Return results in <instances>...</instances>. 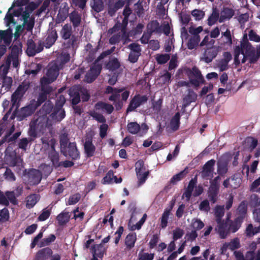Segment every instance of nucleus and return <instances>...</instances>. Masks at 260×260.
Listing matches in <instances>:
<instances>
[{"label": "nucleus", "mask_w": 260, "mask_h": 260, "mask_svg": "<svg viewBox=\"0 0 260 260\" xmlns=\"http://www.w3.org/2000/svg\"><path fill=\"white\" fill-rule=\"evenodd\" d=\"M22 46L21 43L19 44H12L11 46V53L8 56L6 63L10 66L12 61L13 66L17 68L19 65V54L22 52Z\"/></svg>", "instance_id": "nucleus-1"}, {"label": "nucleus", "mask_w": 260, "mask_h": 260, "mask_svg": "<svg viewBox=\"0 0 260 260\" xmlns=\"http://www.w3.org/2000/svg\"><path fill=\"white\" fill-rule=\"evenodd\" d=\"M60 67L57 63H53L47 70L46 76L41 79V82L44 84H49L54 81L59 75Z\"/></svg>", "instance_id": "nucleus-2"}, {"label": "nucleus", "mask_w": 260, "mask_h": 260, "mask_svg": "<svg viewBox=\"0 0 260 260\" xmlns=\"http://www.w3.org/2000/svg\"><path fill=\"white\" fill-rule=\"evenodd\" d=\"M148 98L146 95L136 94L130 101L126 109V113L135 111L137 108L147 103Z\"/></svg>", "instance_id": "nucleus-3"}, {"label": "nucleus", "mask_w": 260, "mask_h": 260, "mask_svg": "<svg viewBox=\"0 0 260 260\" xmlns=\"http://www.w3.org/2000/svg\"><path fill=\"white\" fill-rule=\"evenodd\" d=\"M61 152L64 156H69L73 160L79 159L80 157L75 142H69L67 146L61 150Z\"/></svg>", "instance_id": "nucleus-4"}, {"label": "nucleus", "mask_w": 260, "mask_h": 260, "mask_svg": "<svg viewBox=\"0 0 260 260\" xmlns=\"http://www.w3.org/2000/svg\"><path fill=\"white\" fill-rule=\"evenodd\" d=\"M188 76L190 83L196 87H198L201 84L205 82L201 71L196 67H193L191 70H190Z\"/></svg>", "instance_id": "nucleus-5"}, {"label": "nucleus", "mask_w": 260, "mask_h": 260, "mask_svg": "<svg viewBox=\"0 0 260 260\" xmlns=\"http://www.w3.org/2000/svg\"><path fill=\"white\" fill-rule=\"evenodd\" d=\"M42 174L35 169H30L25 175L27 183L30 185H37L42 180Z\"/></svg>", "instance_id": "nucleus-6"}, {"label": "nucleus", "mask_w": 260, "mask_h": 260, "mask_svg": "<svg viewBox=\"0 0 260 260\" xmlns=\"http://www.w3.org/2000/svg\"><path fill=\"white\" fill-rule=\"evenodd\" d=\"M37 109L36 106L31 102L28 105L21 108L19 111L16 112V116L17 120L18 121L23 120L26 117L31 116Z\"/></svg>", "instance_id": "nucleus-7"}, {"label": "nucleus", "mask_w": 260, "mask_h": 260, "mask_svg": "<svg viewBox=\"0 0 260 260\" xmlns=\"http://www.w3.org/2000/svg\"><path fill=\"white\" fill-rule=\"evenodd\" d=\"M102 69L101 64L93 63L85 75V81L88 83L93 82L101 73Z\"/></svg>", "instance_id": "nucleus-8"}, {"label": "nucleus", "mask_w": 260, "mask_h": 260, "mask_svg": "<svg viewBox=\"0 0 260 260\" xmlns=\"http://www.w3.org/2000/svg\"><path fill=\"white\" fill-rule=\"evenodd\" d=\"M43 50V43L40 41L37 46L34 41L28 39L27 41V49L26 52L29 56H34L37 53H40Z\"/></svg>", "instance_id": "nucleus-9"}, {"label": "nucleus", "mask_w": 260, "mask_h": 260, "mask_svg": "<svg viewBox=\"0 0 260 260\" xmlns=\"http://www.w3.org/2000/svg\"><path fill=\"white\" fill-rule=\"evenodd\" d=\"M124 5L123 0H107V12L109 16H113L117 11Z\"/></svg>", "instance_id": "nucleus-10"}, {"label": "nucleus", "mask_w": 260, "mask_h": 260, "mask_svg": "<svg viewBox=\"0 0 260 260\" xmlns=\"http://www.w3.org/2000/svg\"><path fill=\"white\" fill-rule=\"evenodd\" d=\"M54 107L53 103L50 100L47 101L38 112L39 117L38 118L39 119L42 118L47 122L48 120L47 115L50 114L51 112H52Z\"/></svg>", "instance_id": "nucleus-11"}, {"label": "nucleus", "mask_w": 260, "mask_h": 260, "mask_svg": "<svg viewBox=\"0 0 260 260\" xmlns=\"http://www.w3.org/2000/svg\"><path fill=\"white\" fill-rule=\"evenodd\" d=\"M215 162V160L212 159L207 161L203 166L201 172V176L203 179H208L210 177H213L214 167Z\"/></svg>", "instance_id": "nucleus-12"}, {"label": "nucleus", "mask_w": 260, "mask_h": 260, "mask_svg": "<svg viewBox=\"0 0 260 260\" xmlns=\"http://www.w3.org/2000/svg\"><path fill=\"white\" fill-rule=\"evenodd\" d=\"M49 116L53 122H59L65 117L66 112L61 105H55Z\"/></svg>", "instance_id": "nucleus-13"}, {"label": "nucleus", "mask_w": 260, "mask_h": 260, "mask_svg": "<svg viewBox=\"0 0 260 260\" xmlns=\"http://www.w3.org/2000/svg\"><path fill=\"white\" fill-rule=\"evenodd\" d=\"M28 87L29 86L27 84H21L19 85L11 96V101L13 105H14L18 101L21 99L28 89Z\"/></svg>", "instance_id": "nucleus-14"}, {"label": "nucleus", "mask_w": 260, "mask_h": 260, "mask_svg": "<svg viewBox=\"0 0 260 260\" xmlns=\"http://www.w3.org/2000/svg\"><path fill=\"white\" fill-rule=\"evenodd\" d=\"M30 13L25 9L21 15L23 20V25H26V29L28 31L32 30L35 25V18L33 16L30 17Z\"/></svg>", "instance_id": "nucleus-15"}, {"label": "nucleus", "mask_w": 260, "mask_h": 260, "mask_svg": "<svg viewBox=\"0 0 260 260\" xmlns=\"http://www.w3.org/2000/svg\"><path fill=\"white\" fill-rule=\"evenodd\" d=\"M53 139L51 140V151L49 153L48 157L52 162V166L55 168L59 167L60 162L59 161V153L55 151L54 144L52 142Z\"/></svg>", "instance_id": "nucleus-16"}, {"label": "nucleus", "mask_w": 260, "mask_h": 260, "mask_svg": "<svg viewBox=\"0 0 260 260\" xmlns=\"http://www.w3.org/2000/svg\"><path fill=\"white\" fill-rule=\"evenodd\" d=\"M96 148L92 143L91 138H87L84 143V153L87 157L93 156L95 153Z\"/></svg>", "instance_id": "nucleus-17"}, {"label": "nucleus", "mask_w": 260, "mask_h": 260, "mask_svg": "<svg viewBox=\"0 0 260 260\" xmlns=\"http://www.w3.org/2000/svg\"><path fill=\"white\" fill-rule=\"evenodd\" d=\"M69 8L67 3H65L62 4L60 8L56 18V23H60L64 21L69 16Z\"/></svg>", "instance_id": "nucleus-18"}, {"label": "nucleus", "mask_w": 260, "mask_h": 260, "mask_svg": "<svg viewBox=\"0 0 260 260\" xmlns=\"http://www.w3.org/2000/svg\"><path fill=\"white\" fill-rule=\"evenodd\" d=\"M218 52V47L215 46L207 49L204 54V60L207 63L211 62L217 55Z\"/></svg>", "instance_id": "nucleus-19"}, {"label": "nucleus", "mask_w": 260, "mask_h": 260, "mask_svg": "<svg viewBox=\"0 0 260 260\" xmlns=\"http://www.w3.org/2000/svg\"><path fill=\"white\" fill-rule=\"evenodd\" d=\"M217 223V226L215 228V231L221 239H225L229 234L228 224L224 221Z\"/></svg>", "instance_id": "nucleus-20"}, {"label": "nucleus", "mask_w": 260, "mask_h": 260, "mask_svg": "<svg viewBox=\"0 0 260 260\" xmlns=\"http://www.w3.org/2000/svg\"><path fill=\"white\" fill-rule=\"evenodd\" d=\"M53 254L52 250L49 247H45L39 250L36 254L37 260H47Z\"/></svg>", "instance_id": "nucleus-21"}, {"label": "nucleus", "mask_w": 260, "mask_h": 260, "mask_svg": "<svg viewBox=\"0 0 260 260\" xmlns=\"http://www.w3.org/2000/svg\"><path fill=\"white\" fill-rule=\"evenodd\" d=\"M220 14L219 22L222 23L232 18L235 14V11L232 8L223 7Z\"/></svg>", "instance_id": "nucleus-22"}, {"label": "nucleus", "mask_w": 260, "mask_h": 260, "mask_svg": "<svg viewBox=\"0 0 260 260\" xmlns=\"http://www.w3.org/2000/svg\"><path fill=\"white\" fill-rule=\"evenodd\" d=\"M197 98V94L191 89H189L186 95L183 98L182 108L185 109L192 102H195Z\"/></svg>", "instance_id": "nucleus-23"}, {"label": "nucleus", "mask_w": 260, "mask_h": 260, "mask_svg": "<svg viewBox=\"0 0 260 260\" xmlns=\"http://www.w3.org/2000/svg\"><path fill=\"white\" fill-rule=\"evenodd\" d=\"M80 89L78 87L73 86L69 90V95L73 105H76L80 102Z\"/></svg>", "instance_id": "nucleus-24"}, {"label": "nucleus", "mask_w": 260, "mask_h": 260, "mask_svg": "<svg viewBox=\"0 0 260 260\" xmlns=\"http://www.w3.org/2000/svg\"><path fill=\"white\" fill-rule=\"evenodd\" d=\"M58 37L56 29H53L49 32L43 43V47L45 46L47 48L51 47L55 42Z\"/></svg>", "instance_id": "nucleus-25"}, {"label": "nucleus", "mask_w": 260, "mask_h": 260, "mask_svg": "<svg viewBox=\"0 0 260 260\" xmlns=\"http://www.w3.org/2000/svg\"><path fill=\"white\" fill-rule=\"evenodd\" d=\"M70 21L75 29L80 26L81 23V15L76 10L73 11L69 15Z\"/></svg>", "instance_id": "nucleus-26"}, {"label": "nucleus", "mask_w": 260, "mask_h": 260, "mask_svg": "<svg viewBox=\"0 0 260 260\" xmlns=\"http://www.w3.org/2000/svg\"><path fill=\"white\" fill-rule=\"evenodd\" d=\"M95 108L96 110L105 111L108 114H111L114 111V107L110 104L100 101L95 105Z\"/></svg>", "instance_id": "nucleus-27"}, {"label": "nucleus", "mask_w": 260, "mask_h": 260, "mask_svg": "<svg viewBox=\"0 0 260 260\" xmlns=\"http://www.w3.org/2000/svg\"><path fill=\"white\" fill-rule=\"evenodd\" d=\"M39 119L31 121L29 124V128L28 131V135L32 138H36L37 137L38 127L40 123L39 122Z\"/></svg>", "instance_id": "nucleus-28"}, {"label": "nucleus", "mask_w": 260, "mask_h": 260, "mask_svg": "<svg viewBox=\"0 0 260 260\" xmlns=\"http://www.w3.org/2000/svg\"><path fill=\"white\" fill-rule=\"evenodd\" d=\"M197 182V179L196 177L192 178L189 182L188 185L183 194V196H184L186 198L187 201L190 200L192 191L196 185Z\"/></svg>", "instance_id": "nucleus-29"}, {"label": "nucleus", "mask_w": 260, "mask_h": 260, "mask_svg": "<svg viewBox=\"0 0 260 260\" xmlns=\"http://www.w3.org/2000/svg\"><path fill=\"white\" fill-rule=\"evenodd\" d=\"M219 11L216 7H213L212 11L207 19V24L209 26H212L216 23L220 17Z\"/></svg>", "instance_id": "nucleus-30"}, {"label": "nucleus", "mask_w": 260, "mask_h": 260, "mask_svg": "<svg viewBox=\"0 0 260 260\" xmlns=\"http://www.w3.org/2000/svg\"><path fill=\"white\" fill-rule=\"evenodd\" d=\"M147 29L152 35L153 33H160L161 32L159 23L156 20L151 21L147 24Z\"/></svg>", "instance_id": "nucleus-31"}, {"label": "nucleus", "mask_w": 260, "mask_h": 260, "mask_svg": "<svg viewBox=\"0 0 260 260\" xmlns=\"http://www.w3.org/2000/svg\"><path fill=\"white\" fill-rule=\"evenodd\" d=\"M60 36L62 39L67 40L70 39L72 35V26L70 24H64L60 31Z\"/></svg>", "instance_id": "nucleus-32"}, {"label": "nucleus", "mask_w": 260, "mask_h": 260, "mask_svg": "<svg viewBox=\"0 0 260 260\" xmlns=\"http://www.w3.org/2000/svg\"><path fill=\"white\" fill-rule=\"evenodd\" d=\"M243 222L242 218H236L234 221H231L228 229L229 233L236 232L241 227L242 223Z\"/></svg>", "instance_id": "nucleus-33"}, {"label": "nucleus", "mask_w": 260, "mask_h": 260, "mask_svg": "<svg viewBox=\"0 0 260 260\" xmlns=\"http://www.w3.org/2000/svg\"><path fill=\"white\" fill-rule=\"evenodd\" d=\"M120 62L117 58L114 57L109 59L106 63L105 67L110 71L114 72L118 69L120 67Z\"/></svg>", "instance_id": "nucleus-34"}, {"label": "nucleus", "mask_w": 260, "mask_h": 260, "mask_svg": "<svg viewBox=\"0 0 260 260\" xmlns=\"http://www.w3.org/2000/svg\"><path fill=\"white\" fill-rule=\"evenodd\" d=\"M217 172L219 176H224L228 171V163L225 160H219L217 163Z\"/></svg>", "instance_id": "nucleus-35"}, {"label": "nucleus", "mask_w": 260, "mask_h": 260, "mask_svg": "<svg viewBox=\"0 0 260 260\" xmlns=\"http://www.w3.org/2000/svg\"><path fill=\"white\" fill-rule=\"evenodd\" d=\"M247 206L248 203L246 201L244 200L240 203L237 208L238 218H242L244 220L247 212Z\"/></svg>", "instance_id": "nucleus-36"}, {"label": "nucleus", "mask_w": 260, "mask_h": 260, "mask_svg": "<svg viewBox=\"0 0 260 260\" xmlns=\"http://www.w3.org/2000/svg\"><path fill=\"white\" fill-rule=\"evenodd\" d=\"M40 199L39 194L33 193L27 197L26 207L28 209H31L34 207Z\"/></svg>", "instance_id": "nucleus-37"}, {"label": "nucleus", "mask_w": 260, "mask_h": 260, "mask_svg": "<svg viewBox=\"0 0 260 260\" xmlns=\"http://www.w3.org/2000/svg\"><path fill=\"white\" fill-rule=\"evenodd\" d=\"M219 188L210 186L208 191V197L212 204L216 202Z\"/></svg>", "instance_id": "nucleus-38"}, {"label": "nucleus", "mask_w": 260, "mask_h": 260, "mask_svg": "<svg viewBox=\"0 0 260 260\" xmlns=\"http://www.w3.org/2000/svg\"><path fill=\"white\" fill-rule=\"evenodd\" d=\"M93 255L102 258L104 255L105 248L102 244L94 245L91 247Z\"/></svg>", "instance_id": "nucleus-39"}, {"label": "nucleus", "mask_w": 260, "mask_h": 260, "mask_svg": "<svg viewBox=\"0 0 260 260\" xmlns=\"http://www.w3.org/2000/svg\"><path fill=\"white\" fill-rule=\"evenodd\" d=\"M70 216L69 212H62L56 217L58 224L60 226H63L70 220Z\"/></svg>", "instance_id": "nucleus-40"}, {"label": "nucleus", "mask_w": 260, "mask_h": 260, "mask_svg": "<svg viewBox=\"0 0 260 260\" xmlns=\"http://www.w3.org/2000/svg\"><path fill=\"white\" fill-rule=\"evenodd\" d=\"M137 240V235L135 233L128 234L125 239V244L129 249H131L135 246Z\"/></svg>", "instance_id": "nucleus-41"}, {"label": "nucleus", "mask_w": 260, "mask_h": 260, "mask_svg": "<svg viewBox=\"0 0 260 260\" xmlns=\"http://www.w3.org/2000/svg\"><path fill=\"white\" fill-rule=\"evenodd\" d=\"M188 173V167H186L183 170L180 172L179 173L174 175L170 180L171 183L173 184H176L177 182L182 180L185 177Z\"/></svg>", "instance_id": "nucleus-42"}, {"label": "nucleus", "mask_w": 260, "mask_h": 260, "mask_svg": "<svg viewBox=\"0 0 260 260\" xmlns=\"http://www.w3.org/2000/svg\"><path fill=\"white\" fill-rule=\"evenodd\" d=\"M241 46L243 48V51L246 55H250V53L251 54L252 53V52L255 51L254 48L251 45V44L247 39L243 40V41L241 42Z\"/></svg>", "instance_id": "nucleus-43"}, {"label": "nucleus", "mask_w": 260, "mask_h": 260, "mask_svg": "<svg viewBox=\"0 0 260 260\" xmlns=\"http://www.w3.org/2000/svg\"><path fill=\"white\" fill-rule=\"evenodd\" d=\"M180 114L179 112H177L171 119L170 126L173 131H176L178 129L180 125Z\"/></svg>", "instance_id": "nucleus-44"}, {"label": "nucleus", "mask_w": 260, "mask_h": 260, "mask_svg": "<svg viewBox=\"0 0 260 260\" xmlns=\"http://www.w3.org/2000/svg\"><path fill=\"white\" fill-rule=\"evenodd\" d=\"M246 236L247 237H251L253 235L260 233V226L257 227H253L252 224H249L245 231Z\"/></svg>", "instance_id": "nucleus-45"}, {"label": "nucleus", "mask_w": 260, "mask_h": 260, "mask_svg": "<svg viewBox=\"0 0 260 260\" xmlns=\"http://www.w3.org/2000/svg\"><path fill=\"white\" fill-rule=\"evenodd\" d=\"M127 128L129 133L137 134L140 131V126L136 122H131L127 124Z\"/></svg>", "instance_id": "nucleus-46"}, {"label": "nucleus", "mask_w": 260, "mask_h": 260, "mask_svg": "<svg viewBox=\"0 0 260 260\" xmlns=\"http://www.w3.org/2000/svg\"><path fill=\"white\" fill-rule=\"evenodd\" d=\"M91 6L92 9L96 13L102 11L104 8V3L102 0H93Z\"/></svg>", "instance_id": "nucleus-47"}, {"label": "nucleus", "mask_w": 260, "mask_h": 260, "mask_svg": "<svg viewBox=\"0 0 260 260\" xmlns=\"http://www.w3.org/2000/svg\"><path fill=\"white\" fill-rule=\"evenodd\" d=\"M56 239V237L54 234H50L47 238L43 239L39 244L40 247H43L49 245L53 242Z\"/></svg>", "instance_id": "nucleus-48"}, {"label": "nucleus", "mask_w": 260, "mask_h": 260, "mask_svg": "<svg viewBox=\"0 0 260 260\" xmlns=\"http://www.w3.org/2000/svg\"><path fill=\"white\" fill-rule=\"evenodd\" d=\"M205 224L204 222L199 218H194L192 220L191 226L195 230L199 231L203 229Z\"/></svg>", "instance_id": "nucleus-49"}, {"label": "nucleus", "mask_w": 260, "mask_h": 260, "mask_svg": "<svg viewBox=\"0 0 260 260\" xmlns=\"http://www.w3.org/2000/svg\"><path fill=\"white\" fill-rule=\"evenodd\" d=\"M114 175V172L112 170H109L106 176L103 178L101 181V183L103 184H110L113 182V177Z\"/></svg>", "instance_id": "nucleus-50"}, {"label": "nucleus", "mask_w": 260, "mask_h": 260, "mask_svg": "<svg viewBox=\"0 0 260 260\" xmlns=\"http://www.w3.org/2000/svg\"><path fill=\"white\" fill-rule=\"evenodd\" d=\"M203 31V27L202 26H198V27H194L193 26H191L188 28V32L192 36V37H196L197 38H200L199 34Z\"/></svg>", "instance_id": "nucleus-51"}, {"label": "nucleus", "mask_w": 260, "mask_h": 260, "mask_svg": "<svg viewBox=\"0 0 260 260\" xmlns=\"http://www.w3.org/2000/svg\"><path fill=\"white\" fill-rule=\"evenodd\" d=\"M47 96V95L40 92L37 98V101L33 100L31 102L38 108L42 103L46 101Z\"/></svg>", "instance_id": "nucleus-52"}, {"label": "nucleus", "mask_w": 260, "mask_h": 260, "mask_svg": "<svg viewBox=\"0 0 260 260\" xmlns=\"http://www.w3.org/2000/svg\"><path fill=\"white\" fill-rule=\"evenodd\" d=\"M201 38H197L196 37H191L188 40L187 43V48L189 49L192 50L196 48V46H198L199 44Z\"/></svg>", "instance_id": "nucleus-53"}, {"label": "nucleus", "mask_w": 260, "mask_h": 260, "mask_svg": "<svg viewBox=\"0 0 260 260\" xmlns=\"http://www.w3.org/2000/svg\"><path fill=\"white\" fill-rule=\"evenodd\" d=\"M137 178L138 179V185L139 186L143 184L146 181L149 175V171H147L143 173H136Z\"/></svg>", "instance_id": "nucleus-54"}, {"label": "nucleus", "mask_w": 260, "mask_h": 260, "mask_svg": "<svg viewBox=\"0 0 260 260\" xmlns=\"http://www.w3.org/2000/svg\"><path fill=\"white\" fill-rule=\"evenodd\" d=\"M191 14L196 21H200L205 17V13L201 10L194 9L191 11Z\"/></svg>", "instance_id": "nucleus-55"}, {"label": "nucleus", "mask_w": 260, "mask_h": 260, "mask_svg": "<svg viewBox=\"0 0 260 260\" xmlns=\"http://www.w3.org/2000/svg\"><path fill=\"white\" fill-rule=\"evenodd\" d=\"M135 170L136 173H143L147 172L143 160L140 159L135 164Z\"/></svg>", "instance_id": "nucleus-56"}, {"label": "nucleus", "mask_w": 260, "mask_h": 260, "mask_svg": "<svg viewBox=\"0 0 260 260\" xmlns=\"http://www.w3.org/2000/svg\"><path fill=\"white\" fill-rule=\"evenodd\" d=\"M224 211L223 208H221L219 206H217L215 211V216L216 217V221L217 223H219L220 221H224L222 219L223 216H224Z\"/></svg>", "instance_id": "nucleus-57"}, {"label": "nucleus", "mask_w": 260, "mask_h": 260, "mask_svg": "<svg viewBox=\"0 0 260 260\" xmlns=\"http://www.w3.org/2000/svg\"><path fill=\"white\" fill-rule=\"evenodd\" d=\"M170 55L168 54H157L156 60L159 64H165L170 59Z\"/></svg>", "instance_id": "nucleus-58"}, {"label": "nucleus", "mask_w": 260, "mask_h": 260, "mask_svg": "<svg viewBox=\"0 0 260 260\" xmlns=\"http://www.w3.org/2000/svg\"><path fill=\"white\" fill-rule=\"evenodd\" d=\"M34 140L33 139L30 138H24L20 140L19 143H18V147L21 149H23L24 150H26L27 146L29 143V142H31Z\"/></svg>", "instance_id": "nucleus-59"}, {"label": "nucleus", "mask_w": 260, "mask_h": 260, "mask_svg": "<svg viewBox=\"0 0 260 260\" xmlns=\"http://www.w3.org/2000/svg\"><path fill=\"white\" fill-rule=\"evenodd\" d=\"M170 213L165 211L160 218V226L162 229H165L168 223V219Z\"/></svg>", "instance_id": "nucleus-60"}, {"label": "nucleus", "mask_w": 260, "mask_h": 260, "mask_svg": "<svg viewBox=\"0 0 260 260\" xmlns=\"http://www.w3.org/2000/svg\"><path fill=\"white\" fill-rule=\"evenodd\" d=\"M90 115L99 122L105 123L106 121L105 117L101 113L96 112H92L90 113Z\"/></svg>", "instance_id": "nucleus-61"}, {"label": "nucleus", "mask_w": 260, "mask_h": 260, "mask_svg": "<svg viewBox=\"0 0 260 260\" xmlns=\"http://www.w3.org/2000/svg\"><path fill=\"white\" fill-rule=\"evenodd\" d=\"M51 210L45 208L42 210V213L38 217V219L41 221H45L49 218Z\"/></svg>", "instance_id": "nucleus-62"}, {"label": "nucleus", "mask_w": 260, "mask_h": 260, "mask_svg": "<svg viewBox=\"0 0 260 260\" xmlns=\"http://www.w3.org/2000/svg\"><path fill=\"white\" fill-rule=\"evenodd\" d=\"M59 142L61 147V150L65 148L68 145L69 138L68 134L64 133L61 135L59 138Z\"/></svg>", "instance_id": "nucleus-63"}, {"label": "nucleus", "mask_w": 260, "mask_h": 260, "mask_svg": "<svg viewBox=\"0 0 260 260\" xmlns=\"http://www.w3.org/2000/svg\"><path fill=\"white\" fill-rule=\"evenodd\" d=\"M228 247L231 250L239 248L240 247L239 239L238 238H234L229 243Z\"/></svg>", "instance_id": "nucleus-64"}]
</instances>
